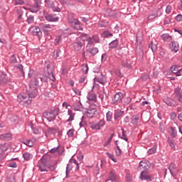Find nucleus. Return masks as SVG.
Returning <instances> with one entry per match:
<instances>
[{
	"label": "nucleus",
	"mask_w": 182,
	"mask_h": 182,
	"mask_svg": "<svg viewBox=\"0 0 182 182\" xmlns=\"http://www.w3.org/2000/svg\"><path fill=\"white\" fill-rule=\"evenodd\" d=\"M46 79V77H45L44 75L37 73L35 75L34 79L31 81V83L29 85V89L27 90L28 94H19L17 97L18 102H19V103H22V105H25V103H28V105H30V103L32 102V100H29V97L32 98L36 97V96H38V87Z\"/></svg>",
	"instance_id": "obj_1"
},
{
	"label": "nucleus",
	"mask_w": 182,
	"mask_h": 182,
	"mask_svg": "<svg viewBox=\"0 0 182 182\" xmlns=\"http://www.w3.org/2000/svg\"><path fill=\"white\" fill-rule=\"evenodd\" d=\"M59 112H60V109H59V107H55L53 109H50L48 111L44 112L43 113V116L48 122H53V120L56 119V116H59Z\"/></svg>",
	"instance_id": "obj_2"
},
{
	"label": "nucleus",
	"mask_w": 182,
	"mask_h": 182,
	"mask_svg": "<svg viewBox=\"0 0 182 182\" xmlns=\"http://www.w3.org/2000/svg\"><path fill=\"white\" fill-rule=\"evenodd\" d=\"M68 23L75 29V31H83V27L80 24V21L75 18L73 14H69L68 16Z\"/></svg>",
	"instance_id": "obj_3"
},
{
	"label": "nucleus",
	"mask_w": 182,
	"mask_h": 182,
	"mask_svg": "<svg viewBox=\"0 0 182 182\" xmlns=\"http://www.w3.org/2000/svg\"><path fill=\"white\" fill-rule=\"evenodd\" d=\"M73 167L75 168V171L79 170V162L76 159H70V163L67 165L66 167V177H68V174L70 173V171Z\"/></svg>",
	"instance_id": "obj_4"
},
{
	"label": "nucleus",
	"mask_w": 182,
	"mask_h": 182,
	"mask_svg": "<svg viewBox=\"0 0 182 182\" xmlns=\"http://www.w3.org/2000/svg\"><path fill=\"white\" fill-rule=\"evenodd\" d=\"M106 124V122L105 120L101 119L98 123H93L90 122V127L92 129V130H100L103 126Z\"/></svg>",
	"instance_id": "obj_5"
},
{
	"label": "nucleus",
	"mask_w": 182,
	"mask_h": 182,
	"mask_svg": "<svg viewBox=\"0 0 182 182\" xmlns=\"http://www.w3.org/2000/svg\"><path fill=\"white\" fill-rule=\"evenodd\" d=\"M175 99H176L178 102L182 103V88L178 86L174 90Z\"/></svg>",
	"instance_id": "obj_6"
},
{
	"label": "nucleus",
	"mask_w": 182,
	"mask_h": 182,
	"mask_svg": "<svg viewBox=\"0 0 182 182\" xmlns=\"http://www.w3.org/2000/svg\"><path fill=\"white\" fill-rule=\"evenodd\" d=\"M94 82L95 83L97 82L98 83H101V85H105L107 82L106 77L100 73L94 78Z\"/></svg>",
	"instance_id": "obj_7"
},
{
	"label": "nucleus",
	"mask_w": 182,
	"mask_h": 182,
	"mask_svg": "<svg viewBox=\"0 0 182 182\" xmlns=\"http://www.w3.org/2000/svg\"><path fill=\"white\" fill-rule=\"evenodd\" d=\"M123 100V93L119 92L114 95V97L112 99L113 105H119Z\"/></svg>",
	"instance_id": "obj_8"
},
{
	"label": "nucleus",
	"mask_w": 182,
	"mask_h": 182,
	"mask_svg": "<svg viewBox=\"0 0 182 182\" xmlns=\"http://www.w3.org/2000/svg\"><path fill=\"white\" fill-rule=\"evenodd\" d=\"M108 181L119 182L117 175H116V171H114V170H112L109 173L108 178L105 181V182Z\"/></svg>",
	"instance_id": "obj_9"
},
{
	"label": "nucleus",
	"mask_w": 182,
	"mask_h": 182,
	"mask_svg": "<svg viewBox=\"0 0 182 182\" xmlns=\"http://www.w3.org/2000/svg\"><path fill=\"white\" fill-rule=\"evenodd\" d=\"M163 102L169 107L177 106V102L170 97H164Z\"/></svg>",
	"instance_id": "obj_10"
},
{
	"label": "nucleus",
	"mask_w": 182,
	"mask_h": 182,
	"mask_svg": "<svg viewBox=\"0 0 182 182\" xmlns=\"http://www.w3.org/2000/svg\"><path fill=\"white\" fill-rule=\"evenodd\" d=\"M30 31L32 32L33 35L38 36L39 39L42 38V31H41V28L33 26L30 28Z\"/></svg>",
	"instance_id": "obj_11"
},
{
	"label": "nucleus",
	"mask_w": 182,
	"mask_h": 182,
	"mask_svg": "<svg viewBox=\"0 0 182 182\" xmlns=\"http://www.w3.org/2000/svg\"><path fill=\"white\" fill-rule=\"evenodd\" d=\"M83 45H85V43L80 41V38H77L75 42L73 43V46L75 49V50L79 51L83 48Z\"/></svg>",
	"instance_id": "obj_12"
},
{
	"label": "nucleus",
	"mask_w": 182,
	"mask_h": 182,
	"mask_svg": "<svg viewBox=\"0 0 182 182\" xmlns=\"http://www.w3.org/2000/svg\"><path fill=\"white\" fill-rule=\"evenodd\" d=\"M45 18L48 22H58V21H59V16L55 14H48L45 16Z\"/></svg>",
	"instance_id": "obj_13"
},
{
	"label": "nucleus",
	"mask_w": 182,
	"mask_h": 182,
	"mask_svg": "<svg viewBox=\"0 0 182 182\" xmlns=\"http://www.w3.org/2000/svg\"><path fill=\"white\" fill-rule=\"evenodd\" d=\"M178 48L179 45L178 43H177V41H172L169 43V48L171 51L173 53H177V52H178Z\"/></svg>",
	"instance_id": "obj_14"
},
{
	"label": "nucleus",
	"mask_w": 182,
	"mask_h": 182,
	"mask_svg": "<svg viewBox=\"0 0 182 182\" xmlns=\"http://www.w3.org/2000/svg\"><path fill=\"white\" fill-rule=\"evenodd\" d=\"M140 180H146V181H151V176L149 175L147 171H142L140 176Z\"/></svg>",
	"instance_id": "obj_15"
},
{
	"label": "nucleus",
	"mask_w": 182,
	"mask_h": 182,
	"mask_svg": "<svg viewBox=\"0 0 182 182\" xmlns=\"http://www.w3.org/2000/svg\"><path fill=\"white\" fill-rule=\"evenodd\" d=\"M41 29L44 32V33H48L52 29V26L50 24H46L45 23H41L39 25Z\"/></svg>",
	"instance_id": "obj_16"
},
{
	"label": "nucleus",
	"mask_w": 182,
	"mask_h": 182,
	"mask_svg": "<svg viewBox=\"0 0 182 182\" xmlns=\"http://www.w3.org/2000/svg\"><path fill=\"white\" fill-rule=\"evenodd\" d=\"M87 98L90 102H97V95L93 91H90L88 92Z\"/></svg>",
	"instance_id": "obj_17"
},
{
	"label": "nucleus",
	"mask_w": 182,
	"mask_h": 182,
	"mask_svg": "<svg viewBox=\"0 0 182 182\" xmlns=\"http://www.w3.org/2000/svg\"><path fill=\"white\" fill-rule=\"evenodd\" d=\"M87 117H89L90 119H92L97 114V109L96 108H90L87 110L86 112Z\"/></svg>",
	"instance_id": "obj_18"
},
{
	"label": "nucleus",
	"mask_w": 182,
	"mask_h": 182,
	"mask_svg": "<svg viewBox=\"0 0 182 182\" xmlns=\"http://www.w3.org/2000/svg\"><path fill=\"white\" fill-rule=\"evenodd\" d=\"M58 132V129L55 127H48V129L46 130V136H50L51 134H56V132Z\"/></svg>",
	"instance_id": "obj_19"
},
{
	"label": "nucleus",
	"mask_w": 182,
	"mask_h": 182,
	"mask_svg": "<svg viewBox=\"0 0 182 182\" xmlns=\"http://www.w3.org/2000/svg\"><path fill=\"white\" fill-rule=\"evenodd\" d=\"M50 8H51L53 12H60L62 9L60 7H58L54 1H50L48 4Z\"/></svg>",
	"instance_id": "obj_20"
},
{
	"label": "nucleus",
	"mask_w": 182,
	"mask_h": 182,
	"mask_svg": "<svg viewBox=\"0 0 182 182\" xmlns=\"http://www.w3.org/2000/svg\"><path fill=\"white\" fill-rule=\"evenodd\" d=\"M77 39H80V41L83 42V43H85V41L88 42L89 45L90 36H89V35L87 33H82L80 37L77 38Z\"/></svg>",
	"instance_id": "obj_21"
},
{
	"label": "nucleus",
	"mask_w": 182,
	"mask_h": 182,
	"mask_svg": "<svg viewBox=\"0 0 182 182\" xmlns=\"http://www.w3.org/2000/svg\"><path fill=\"white\" fill-rule=\"evenodd\" d=\"M168 170L171 174V176H176L177 175V168H176V166L174 164H171L168 166Z\"/></svg>",
	"instance_id": "obj_22"
},
{
	"label": "nucleus",
	"mask_w": 182,
	"mask_h": 182,
	"mask_svg": "<svg viewBox=\"0 0 182 182\" xmlns=\"http://www.w3.org/2000/svg\"><path fill=\"white\" fill-rule=\"evenodd\" d=\"M100 42V38L97 36H94L92 37H90V43L89 45H93V43H99Z\"/></svg>",
	"instance_id": "obj_23"
},
{
	"label": "nucleus",
	"mask_w": 182,
	"mask_h": 182,
	"mask_svg": "<svg viewBox=\"0 0 182 182\" xmlns=\"http://www.w3.org/2000/svg\"><path fill=\"white\" fill-rule=\"evenodd\" d=\"M0 139L1 140H7V141H9V140L12 139V134L6 133V134H1Z\"/></svg>",
	"instance_id": "obj_24"
},
{
	"label": "nucleus",
	"mask_w": 182,
	"mask_h": 182,
	"mask_svg": "<svg viewBox=\"0 0 182 182\" xmlns=\"http://www.w3.org/2000/svg\"><path fill=\"white\" fill-rule=\"evenodd\" d=\"M124 114V111L120 109L117 110L114 114V120H119V117H122Z\"/></svg>",
	"instance_id": "obj_25"
},
{
	"label": "nucleus",
	"mask_w": 182,
	"mask_h": 182,
	"mask_svg": "<svg viewBox=\"0 0 182 182\" xmlns=\"http://www.w3.org/2000/svg\"><path fill=\"white\" fill-rule=\"evenodd\" d=\"M99 97L101 100L102 103H105V102H107L109 99V96L106 92H102L99 95Z\"/></svg>",
	"instance_id": "obj_26"
},
{
	"label": "nucleus",
	"mask_w": 182,
	"mask_h": 182,
	"mask_svg": "<svg viewBox=\"0 0 182 182\" xmlns=\"http://www.w3.org/2000/svg\"><path fill=\"white\" fill-rule=\"evenodd\" d=\"M30 12L33 14H36V12H39L41 11V5L39 4H34V6H32L29 9Z\"/></svg>",
	"instance_id": "obj_27"
},
{
	"label": "nucleus",
	"mask_w": 182,
	"mask_h": 182,
	"mask_svg": "<svg viewBox=\"0 0 182 182\" xmlns=\"http://www.w3.org/2000/svg\"><path fill=\"white\" fill-rule=\"evenodd\" d=\"M171 149L172 150H176V141H174V139L171 137L168 138L167 140Z\"/></svg>",
	"instance_id": "obj_28"
},
{
	"label": "nucleus",
	"mask_w": 182,
	"mask_h": 182,
	"mask_svg": "<svg viewBox=\"0 0 182 182\" xmlns=\"http://www.w3.org/2000/svg\"><path fill=\"white\" fill-rule=\"evenodd\" d=\"M87 52L90 53L92 56H95V55H97V53H99V48L95 47L92 48H87Z\"/></svg>",
	"instance_id": "obj_29"
},
{
	"label": "nucleus",
	"mask_w": 182,
	"mask_h": 182,
	"mask_svg": "<svg viewBox=\"0 0 182 182\" xmlns=\"http://www.w3.org/2000/svg\"><path fill=\"white\" fill-rule=\"evenodd\" d=\"M68 114L69 116V118L67 119L66 122H73V120H75V113H73V111H72V109H68Z\"/></svg>",
	"instance_id": "obj_30"
},
{
	"label": "nucleus",
	"mask_w": 182,
	"mask_h": 182,
	"mask_svg": "<svg viewBox=\"0 0 182 182\" xmlns=\"http://www.w3.org/2000/svg\"><path fill=\"white\" fill-rule=\"evenodd\" d=\"M161 38L166 42H171V41H173V37L167 33L162 34Z\"/></svg>",
	"instance_id": "obj_31"
},
{
	"label": "nucleus",
	"mask_w": 182,
	"mask_h": 182,
	"mask_svg": "<svg viewBox=\"0 0 182 182\" xmlns=\"http://www.w3.org/2000/svg\"><path fill=\"white\" fill-rule=\"evenodd\" d=\"M38 167L39 168L40 171L48 173V164H38Z\"/></svg>",
	"instance_id": "obj_32"
},
{
	"label": "nucleus",
	"mask_w": 182,
	"mask_h": 182,
	"mask_svg": "<svg viewBox=\"0 0 182 182\" xmlns=\"http://www.w3.org/2000/svg\"><path fill=\"white\" fill-rule=\"evenodd\" d=\"M6 82H8V75H6V74H1L0 76V83L5 85Z\"/></svg>",
	"instance_id": "obj_33"
},
{
	"label": "nucleus",
	"mask_w": 182,
	"mask_h": 182,
	"mask_svg": "<svg viewBox=\"0 0 182 182\" xmlns=\"http://www.w3.org/2000/svg\"><path fill=\"white\" fill-rule=\"evenodd\" d=\"M139 170L147 171L149 170V166L146 164V162L140 161L139 166Z\"/></svg>",
	"instance_id": "obj_34"
},
{
	"label": "nucleus",
	"mask_w": 182,
	"mask_h": 182,
	"mask_svg": "<svg viewBox=\"0 0 182 182\" xmlns=\"http://www.w3.org/2000/svg\"><path fill=\"white\" fill-rule=\"evenodd\" d=\"M23 157L26 161H29L33 157V155L29 152H26L23 154Z\"/></svg>",
	"instance_id": "obj_35"
},
{
	"label": "nucleus",
	"mask_w": 182,
	"mask_h": 182,
	"mask_svg": "<svg viewBox=\"0 0 182 182\" xmlns=\"http://www.w3.org/2000/svg\"><path fill=\"white\" fill-rule=\"evenodd\" d=\"M6 182H16V180L15 179V175H14V174L7 175L6 177Z\"/></svg>",
	"instance_id": "obj_36"
},
{
	"label": "nucleus",
	"mask_w": 182,
	"mask_h": 182,
	"mask_svg": "<svg viewBox=\"0 0 182 182\" xmlns=\"http://www.w3.org/2000/svg\"><path fill=\"white\" fill-rule=\"evenodd\" d=\"M48 159H49V156L43 155L40 160L39 164H48Z\"/></svg>",
	"instance_id": "obj_37"
},
{
	"label": "nucleus",
	"mask_w": 182,
	"mask_h": 182,
	"mask_svg": "<svg viewBox=\"0 0 182 182\" xmlns=\"http://www.w3.org/2000/svg\"><path fill=\"white\" fill-rule=\"evenodd\" d=\"M159 16V11L152 13L148 16V21H153Z\"/></svg>",
	"instance_id": "obj_38"
},
{
	"label": "nucleus",
	"mask_w": 182,
	"mask_h": 182,
	"mask_svg": "<svg viewBox=\"0 0 182 182\" xmlns=\"http://www.w3.org/2000/svg\"><path fill=\"white\" fill-rule=\"evenodd\" d=\"M81 70L84 75H87V72H89V66L87 63L82 64L81 66Z\"/></svg>",
	"instance_id": "obj_39"
},
{
	"label": "nucleus",
	"mask_w": 182,
	"mask_h": 182,
	"mask_svg": "<svg viewBox=\"0 0 182 182\" xmlns=\"http://www.w3.org/2000/svg\"><path fill=\"white\" fill-rule=\"evenodd\" d=\"M139 119H140V117L138 115H134L132 118V124H134V126H137V124H139Z\"/></svg>",
	"instance_id": "obj_40"
},
{
	"label": "nucleus",
	"mask_w": 182,
	"mask_h": 182,
	"mask_svg": "<svg viewBox=\"0 0 182 182\" xmlns=\"http://www.w3.org/2000/svg\"><path fill=\"white\" fill-rule=\"evenodd\" d=\"M179 69H180V66L179 65H172L171 67V72L172 73H173V75H176L177 73V72H178Z\"/></svg>",
	"instance_id": "obj_41"
},
{
	"label": "nucleus",
	"mask_w": 182,
	"mask_h": 182,
	"mask_svg": "<svg viewBox=\"0 0 182 182\" xmlns=\"http://www.w3.org/2000/svg\"><path fill=\"white\" fill-rule=\"evenodd\" d=\"M119 136L121 137L125 141H129V139H127V136L126 135V132L124 129H122V134H119Z\"/></svg>",
	"instance_id": "obj_42"
},
{
	"label": "nucleus",
	"mask_w": 182,
	"mask_h": 182,
	"mask_svg": "<svg viewBox=\"0 0 182 182\" xmlns=\"http://www.w3.org/2000/svg\"><path fill=\"white\" fill-rule=\"evenodd\" d=\"M74 110H82V103L77 102L73 105Z\"/></svg>",
	"instance_id": "obj_43"
},
{
	"label": "nucleus",
	"mask_w": 182,
	"mask_h": 182,
	"mask_svg": "<svg viewBox=\"0 0 182 182\" xmlns=\"http://www.w3.org/2000/svg\"><path fill=\"white\" fill-rule=\"evenodd\" d=\"M107 122H112V119H113V112L111 111H108L106 114Z\"/></svg>",
	"instance_id": "obj_44"
},
{
	"label": "nucleus",
	"mask_w": 182,
	"mask_h": 182,
	"mask_svg": "<svg viewBox=\"0 0 182 182\" xmlns=\"http://www.w3.org/2000/svg\"><path fill=\"white\" fill-rule=\"evenodd\" d=\"M48 77L52 82H55L56 80V78L55 77V75H53V71L52 70H50L48 73Z\"/></svg>",
	"instance_id": "obj_45"
},
{
	"label": "nucleus",
	"mask_w": 182,
	"mask_h": 182,
	"mask_svg": "<svg viewBox=\"0 0 182 182\" xmlns=\"http://www.w3.org/2000/svg\"><path fill=\"white\" fill-rule=\"evenodd\" d=\"M46 69L47 73H49V70H52V72H53L54 70L53 65L50 63H46Z\"/></svg>",
	"instance_id": "obj_46"
},
{
	"label": "nucleus",
	"mask_w": 182,
	"mask_h": 182,
	"mask_svg": "<svg viewBox=\"0 0 182 182\" xmlns=\"http://www.w3.org/2000/svg\"><path fill=\"white\" fill-rule=\"evenodd\" d=\"M17 14L18 15L17 19L18 21H20V19H22V16L23 15V9H17Z\"/></svg>",
	"instance_id": "obj_47"
},
{
	"label": "nucleus",
	"mask_w": 182,
	"mask_h": 182,
	"mask_svg": "<svg viewBox=\"0 0 182 182\" xmlns=\"http://www.w3.org/2000/svg\"><path fill=\"white\" fill-rule=\"evenodd\" d=\"M8 150V146L5 145V144H0V154H2V153H4V151H6Z\"/></svg>",
	"instance_id": "obj_48"
},
{
	"label": "nucleus",
	"mask_w": 182,
	"mask_h": 182,
	"mask_svg": "<svg viewBox=\"0 0 182 182\" xmlns=\"http://www.w3.org/2000/svg\"><path fill=\"white\" fill-rule=\"evenodd\" d=\"M107 156L110 159V160H112L114 163L117 162V159L114 158V155L113 154H110L109 152H106Z\"/></svg>",
	"instance_id": "obj_49"
},
{
	"label": "nucleus",
	"mask_w": 182,
	"mask_h": 182,
	"mask_svg": "<svg viewBox=\"0 0 182 182\" xmlns=\"http://www.w3.org/2000/svg\"><path fill=\"white\" fill-rule=\"evenodd\" d=\"M119 43V41L117 40H114L112 42H111L109 43V46L110 48H112V49H114V48H117V45Z\"/></svg>",
	"instance_id": "obj_50"
},
{
	"label": "nucleus",
	"mask_w": 182,
	"mask_h": 182,
	"mask_svg": "<svg viewBox=\"0 0 182 182\" xmlns=\"http://www.w3.org/2000/svg\"><path fill=\"white\" fill-rule=\"evenodd\" d=\"M149 48L151 49L152 52H156V50H157V45L154 44L153 41L149 44Z\"/></svg>",
	"instance_id": "obj_51"
},
{
	"label": "nucleus",
	"mask_w": 182,
	"mask_h": 182,
	"mask_svg": "<svg viewBox=\"0 0 182 182\" xmlns=\"http://www.w3.org/2000/svg\"><path fill=\"white\" fill-rule=\"evenodd\" d=\"M122 66H123V68H130V63H129V60L126 59L125 60H123Z\"/></svg>",
	"instance_id": "obj_52"
},
{
	"label": "nucleus",
	"mask_w": 182,
	"mask_h": 182,
	"mask_svg": "<svg viewBox=\"0 0 182 182\" xmlns=\"http://www.w3.org/2000/svg\"><path fill=\"white\" fill-rule=\"evenodd\" d=\"M171 137H176L177 136V131L176 130V128L171 127Z\"/></svg>",
	"instance_id": "obj_53"
},
{
	"label": "nucleus",
	"mask_w": 182,
	"mask_h": 182,
	"mask_svg": "<svg viewBox=\"0 0 182 182\" xmlns=\"http://www.w3.org/2000/svg\"><path fill=\"white\" fill-rule=\"evenodd\" d=\"M171 21H173V18H171L168 16L166 17L164 20V25H168L169 23H171Z\"/></svg>",
	"instance_id": "obj_54"
},
{
	"label": "nucleus",
	"mask_w": 182,
	"mask_h": 182,
	"mask_svg": "<svg viewBox=\"0 0 182 182\" xmlns=\"http://www.w3.org/2000/svg\"><path fill=\"white\" fill-rule=\"evenodd\" d=\"M67 135L68 137H73L75 136V129H70L68 131Z\"/></svg>",
	"instance_id": "obj_55"
},
{
	"label": "nucleus",
	"mask_w": 182,
	"mask_h": 182,
	"mask_svg": "<svg viewBox=\"0 0 182 182\" xmlns=\"http://www.w3.org/2000/svg\"><path fill=\"white\" fill-rule=\"evenodd\" d=\"M26 21L28 23H33L35 22V17L33 16H28Z\"/></svg>",
	"instance_id": "obj_56"
},
{
	"label": "nucleus",
	"mask_w": 182,
	"mask_h": 182,
	"mask_svg": "<svg viewBox=\"0 0 182 182\" xmlns=\"http://www.w3.org/2000/svg\"><path fill=\"white\" fill-rule=\"evenodd\" d=\"M54 53V58H60L61 51L60 50L58 49L53 52Z\"/></svg>",
	"instance_id": "obj_57"
},
{
	"label": "nucleus",
	"mask_w": 182,
	"mask_h": 182,
	"mask_svg": "<svg viewBox=\"0 0 182 182\" xmlns=\"http://www.w3.org/2000/svg\"><path fill=\"white\" fill-rule=\"evenodd\" d=\"M115 154L117 156L122 155V149H120V147H119V146H117V147L115 149Z\"/></svg>",
	"instance_id": "obj_58"
},
{
	"label": "nucleus",
	"mask_w": 182,
	"mask_h": 182,
	"mask_svg": "<svg viewBox=\"0 0 182 182\" xmlns=\"http://www.w3.org/2000/svg\"><path fill=\"white\" fill-rule=\"evenodd\" d=\"M156 150H157V147L154 146L149 149L148 154H154V153H156Z\"/></svg>",
	"instance_id": "obj_59"
},
{
	"label": "nucleus",
	"mask_w": 182,
	"mask_h": 182,
	"mask_svg": "<svg viewBox=\"0 0 182 182\" xmlns=\"http://www.w3.org/2000/svg\"><path fill=\"white\" fill-rule=\"evenodd\" d=\"M10 62L11 63H17V60H16V56H15V55H12L10 57Z\"/></svg>",
	"instance_id": "obj_60"
},
{
	"label": "nucleus",
	"mask_w": 182,
	"mask_h": 182,
	"mask_svg": "<svg viewBox=\"0 0 182 182\" xmlns=\"http://www.w3.org/2000/svg\"><path fill=\"white\" fill-rule=\"evenodd\" d=\"M32 129H33L34 134H39L41 133V128H39L38 127L32 128Z\"/></svg>",
	"instance_id": "obj_61"
},
{
	"label": "nucleus",
	"mask_w": 182,
	"mask_h": 182,
	"mask_svg": "<svg viewBox=\"0 0 182 182\" xmlns=\"http://www.w3.org/2000/svg\"><path fill=\"white\" fill-rule=\"evenodd\" d=\"M50 153L51 154H54V153H59V146H57L55 148H53L50 150Z\"/></svg>",
	"instance_id": "obj_62"
},
{
	"label": "nucleus",
	"mask_w": 182,
	"mask_h": 182,
	"mask_svg": "<svg viewBox=\"0 0 182 182\" xmlns=\"http://www.w3.org/2000/svg\"><path fill=\"white\" fill-rule=\"evenodd\" d=\"M132 102V98L130 97H127L124 99V105H129Z\"/></svg>",
	"instance_id": "obj_63"
},
{
	"label": "nucleus",
	"mask_w": 182,
	"mask_h": 182,
	"mask_svg": "<svg viewBox=\"0 0 182 182\" xmlns=\"http://www.w3.org/2000/svg\"><path fill=\"white\" fill-rule=\"evenodd\" d=\"M48 168H49L50 171H55V170H56V164L48 165Z\"/></svg>",
	"instance_id": "obj_64"
}]
</instances>
